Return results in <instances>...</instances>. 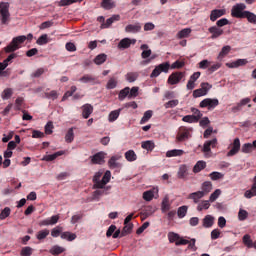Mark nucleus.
<instances>
[{
    "instance_id": "f8f14e48",
    "label": "nucleus",
    "mask_w": 256,
    "mask_h": 256,
    "mask_svg": "<svg viewBox=\"0 0 256 256\" xmlns=\"http://www.w3.org/2000/svg\"><path fill=\"white\" fill-rule=\"evenodd\" d=\"M241 149V140L239 138H235L232 144L231 150L227 153V157H233L237 155Z\"/></svg>"
},
{
    "instance_id": "72a5a7b5",
    "label": "nucleus",
    "mask_w": 256,
    "mask_h": 256,
    "mask_svg": "<svg viewBox=\"0 0 256 256\" xmlns=\"http://www.w3.org/2000/svg\"><path fill=\"white\" fill-rule=\"evenodd\" d=\"M75 128H69L66 135H65V141L66 143H73V141L75 140V132L74 131Z\"/></svg>"
},
{
    "instance_id": "473e14b6",
    "label": "nucleus",
    "mask_w": 256,
    "mask_h": 256,
    "mask_svg": "<svg viewBox=\"0 0 256 256\" xmlns=\"http://www.w3.org/2000/svg\"><path fill=\"white\" fill-rule=\"evenodd\" d=\"M207 167V163L205 161H198L194 167H193V172L194 173H201L203 169Z\"/></svg>"
},
{
    "instance_id": "a878e982",
    "label": "nucleus",
    "mask_w": 256,
    "mask_h": 256,
    "mask_svg": "<svg viewBox=\"0 0 256 256\" xmlns=\"http://www.w3.org/2000/svg\"><path fill=\"white\" fill-rule=\"evenodd\" d=\"M101 7L106 11H110V9H115V7H117V3L113 0H102Z\"/></svg>"
},
{
    "instance_id": "0eeeda50",
    "label": "nucleus",
    "mask_w": 256,
    "mask_h": 256,
    "mask_svg": "<svg viewBox=\"0 0 256 256\" xmlns=\"http://www.w3.org/2000/svg\"><path fill=\"white\" fill-rule=\"evenodd\" d=\"M219 105V99L217 98H205L204 100H202L199 104V107H201V109H205V107H207V109L209 111L215 109V107H218Z\"/></svg>"
},
{
    "instance_id": "c9c22d12",
    "label": "nucleus",
    "mask_w": 256,
    "mask_h": 256,
    "mask_svg": "<svg viewBox=\"0 0 256 256\" xmlns=\"http://www.w3.org/2000/svg\"><path fill=\"white\" fill-rule=\"evenodd\" d=\"M61 239H66V241H75L77 239V234L71 232H63L61 234Z\"/></svg>"
},
{
    "instance_id": "4d7b16f0",
    "label": "nucleus",
    "mask_w": 256,
    "mask_h": 256,
    "mask_svg": "<svg viewBox=\"0 0 256 256\" xmlns=\"http://www.w3.org/2000/svg\"><path fill=\"white\" fill-rule=\"evenodd\" d=\"M49 235V230L47 229H44V230H40L37 235H36V238L39 240V241H43V239H46V237Z\"/></svg>"
},
{
    "instance_id": "13d9d810",
    "label": "nucleus",
    "mask_w": 256,
    "mask_h": 256,
    "mask_svg": "<svg viewBox=\"0 0 256 256\" xmlns=\"http://www.w3.org/2000/svg\"><path fill=\"white\" fill-rule=\"evenodd\" d=\"M129 93H130V88L129 87H126V88L122 89L119 92L118 99L120 101H123L127 97V95H129Z\"/></svg>"
},
{
    "instance_id": "dca6fc26",
    "label": "nucleus",
    "mask_w": 256,
    "mask_h": 256,
    "mask_svg": "<svg viewBox=\"0 0 256 256\" xmlns=\"http://www.w3.org/2000/svg\"><path fill=\"white\" fill-rule=\"evenodd\" d=\"M203 197H205L203 195V192L197 191V192H193L190 193L187 197V199H190L191 201H193V203H195L196 205H199L201 199H203Z\"/></svg>"
},
{
    "instance_id": "864d4df0",
    "label": "nucleus",
    "mask_w": 256,
    "mask_h": 256,
    "mask_svg": "<svg viewBox=\"0 0 256 256\" xmlns=\"http://www.w3.org/2000/svg\"><path fill=\"white\" fill-rule=\"evenodd\" d=\"M36 43H37V45H47V43H49V36L47 34L41 35L37 39Z\"/></svg>"
},
{
    "instance_id": "5701e85b",
    "label": "nucleus",
    "mask_w": 256,
    "mask_h": 256,
    "mask_svg": "<svg viewBox=\"0 0 256 256\" xmlns=\"http://www.w3.org/2000/svg\"><path fill=\"white\" fill-rule=\"evenodd\" d=\"M247 63H248L247 59H238L232 63H227L226 65L230 69H237V67H243L247 65Z\"/></svg>"
},
{
    "instance_id": "aec40b11",
    "label": "nucleus",
    "mask_w": 256,
    "mask_h": 256,
    "mask_svg": "<svg viewBox=\"0 0 256 256\" xmlns=\"http://www.w3.org/2000/svg\"><path fill=\"white\" fill-rule=\"evenodd\" d=\"M104 190H95L92 194V197L94 199V201H99V199H101V197H103V195H108L109 193L107 191H109L111 189V187H105L102 188Z\"/></svg>"
},
{
    "instance_id": "338daca9",
    "label": "nucleus",
    "mask_w": 256,
    "mask_h": 256,
    "mask_svg": "<svg viewBox=\"0 0 256 256\" xmlns=\"http://www.w3.org/2000/svg\"><path fill=\"white\" fill-rule=\"evenodd\" d=\"M187 206H181L178 208V212L177 215L179 217V219H183V217H185V215H187Z\"/></svg>"
},
{
    "instance_id": "c756f323",
    "label": "nucleus",
    "mask_w": 256,
    "mask_h": 256,
    "mask_svg": "<svg viewBox=\"0 0 256 256\" xmlns=\"http://www.w3.org/2000/svg\"><path fill=\"white\" fill-rule=\"evenodd\" d=\"M242 241L248 249H255V242L251 240V236L249 234L244 235Z\"/></svg>"
},
{
    "instance_id": "4be33fe9",
    "label": "nucleus",
    "mask_w": 256,
    "mask_h": 256,
    "mask_svg": "<svg viewBox=\"0 0 256 256\" xmlns=\"http://www.w3.org/2000/svg\"><path fill=\"white\" fill-rule=\"evenodd\" d=\"M121 159V156H112L110 158V160L108 161V166L111 168V169H119L121 168V163L117 162Z\"/></svg>"
},
{
    "instance_id": "a211bd4d",
    "label": "nucleus",
    "mask_w": 256,
    "mask_h": 256,
    "mask_svg": "<svg viewBox=\"0 0 256 256\" xmlns=\"http://www.w3.org/2000/svg\"><path fill=\"white\" fill-rule=\"evenodd\" d=\"M188 176H189V168L187 167V165H185V164L180 165L178 172H177V177L179 179L186 180Z\"/></svg>"
},
{
    "instance_id": "bf43d9fd",
    "label": "nucleus",
    "mask_w": 256,
    "mask_h": 256,
    "mask_svg": "<svg viewBox=\"0 0 256 256\" xmlns=\"http://www.w3.org/2000/svg\"><path fill=\"white\" fill-rule=\"evenodd\" d=\"M115 87H117V78L112 77L108 80L106 89H115Z\"/></svg>"
},
{
    "instance_id": "9d476101",
    "label": "nucleus",
    "mask_w": 256,
    "mask_h": 256,
    "mask_svg": "<svg viewBox=\"0 0 256 256\" xmlns=\"http://www.w3.org/2000/svg\"><path fill=\"white\" fill-rule=\"evenodd\" d=\"M105 155H107L105 152H98L90 156L91 163L93 165H103V163H105Z\"/></svg>"
},
{
    "instance_id": "ea45409f",
    "label": "nucleus",
    "mask_w": 256,
    "mask_h": 256,
    "mask_svg": "<svg viewBox=\"0 0 256 256\" xmlns=\"http://www.w3.org/2000/svg\"><path fill=\"white\" fill-rule=\"evenodd\" d=\"M10 97H13V90L11 88L4 89L1 94V98L3 99V101L9 100Z\"/></svg>"
},
{
    "instance_id": "f3484780",
    "label": "nucleus",
    "mask_w": 256,
    "mask_h": 256,
    "mask_svg": "<svg viewBox=\"0 0 256 256\" xmlns=\"http://www.w3.org/2000/svg\"><path fill=\"white\" fill-rule=\"evenodd\" d=\"M212 149H215L217 147V138H214L212 140L206 141L203 145L202 151L203 153H209Z\"/></svg>"
},
{
    "instance_id": "7c9ffc66",
    "label": "nucleus",
    "mask_w": 256,
    "mask_h": 256,
    "mask_svg": "<svg viewBox=\"0 0 256 256\" xmlns=\"http://www.w3.org/2000/svg\"><path fill=\"white\" fill-rule=\"evenodd\" d=\"M185 151L181 149H173L166 152V157H181V155H184Z\"/></svg>"
},
{
    "instance_id": "412c9836",
    "label": "nucleus",
    "mask_w": 256,
    "mask_h": 256,
    "mask_svg": "<svg viewBox=\"0 0 256 256\" xmlns=\"http://www.w3.org/2000/svg\"><path fill=\"white\" fill-rule=\"evenodd\" d=\"M82 116L84 119H89L93 113V106L91 104H84L82 107Z\"/></svg>"
},
{
    "instance_id": "39448f33",
    "label": "nucleus",
    "mask_w": 256,
    "mask_h": 256,
    "mask_svg": "<svg viewBox=\"0 0 256 256\" xmlns=\"http://www.w3.org/2000/svg\"><path fill=\"white\" fill-rule=\"evenodd\" d=\"M170 68H171V64H169V62L159 64L153 69L152 73L150 74L151 79L155 77H159L161 73H169Z\"/></svg>"
},
{
    "instance_id": "c03bdc74",
    "label": "nucleus",
    "mask_w": 256,
    "mask_h": 256,
    "mask_svg": "<svg viewBox=\"0 0 256 256\" xmlns=\"http://www.w3.org/2000/svg\"><path fill=\"white\" fill-rule=\"evenodd\" d=\"M107 61V55L106 54H99L95 57L94 63L96 65H103Z\"/></svg>"
},
{
    "instance_id": "69168bd1",
    "label": "nucleus",
    "mask_w": 256,
    "mask_h": 256,
    "mask_svg": "<svg viewBox=\"0 0 256 256\" xmlns=\"http://www.w3.org/2000/svg\"><path fill=\"white\" fill-rule=\"evenodd\" d=\"M179 105V100H170L164 104L165 109H173Z\"/></svg>"
},
{
    "instance_id": "052dcab7",
    "label": "nucleus",
    "mask_w": 256,
    "mask_h": 256,
    "mask_svg": "<svg viewBox=\"0 0 256 256\" xmlns=\"http://www.w3.org/2000/svg\"><path fill=\"white\" fill-rule=\"evenodd\" d=\"M21 256H32L33 255V248L26 246L23 247L21 252H20Z\"/></svg>"
},
{
    "instance_id": "a18cd8bd",
    "label": "nucleus",
    "mask_w": 256,
    "mask_h": 256,
    "mask_svg": "<svg viewBox=\"0 0 256 256\" xmlns=\"http://www.w3.org/2000/svg\"><path fill=\"white\" fill-rule=\"evenodd\" d=\"M80 83H95V78L93 75L85 74L79 79Z\"/></svg>"
},
{
    "instance_id": "20e7f679",
    "label": "nucleus",
    "mask_w": 256,
    "mask_h": 256,
    "mask_svg": "<svg viewBox=\"0 0 256 256\" xmlns=\"http://www.w3.org/2000/svg\"><path fill=\"white\" fill-rule=\"evenodd\" d=\"M247 5L243 3H238L232 7L231 15L236 19H245V15L247 14Z\"/></svg>"
},
{
    "instance_id": "c85d7f7f",
    "label": "nucleus",
    "mask_w": 256,
    "mask_h": 256,
    "mask_svg": "<svg viewBox=\"0 0 256 256\" xmlns=\"http://www.w3.org/2000/svg\"><path fill=\"white\" fill-rule=\"evenodd\" d=\"M65 152L64 151H58L55 152L54 154H50V155H45L42 158V161H55V159H57V157H61V155H64Z\"/></svg>"
},
{
    "instance_id": "5fc2aeb1",
    "label": "nucleus",
    "mask_w": 256,
    "mask_h": 256,
    "mask_svg": "<svg viewBox=\"0 0 256 256\" xmlns=\"http://www.w3.org/2000/svg\"><path fill=\"white\" fill-rule=\"evenodd\" d=\"M209 177L212 181H219V179H223L225 175L221 172H212L209 174Z\"/></svg>"
},
{
    "instance_id": "f704fd0d",
    "label": "nucleus",
    "mask_w": 256,
    "mask_h": 256,
    "mask_svg": "<svg viewBox=\"0 0 256 256\" xmlns=\"http://www.w3.org/2000/svg\"><path fill=\"white\" fill-rule=\"evenodd\" d=\"M142 149H146V151H153L155 149V143L151 140H147L142 142Z\"/></svg>"
},
{
    "instance_id": "de8ad7c7",
    "label": "nucleus",
    "mask_w": 256,
    "mask_h": 256,
    "mask_svg": "<svg viewBox=\"0 0 256 256\" xmlns=\"http://www.w3.org/2000/svg\"><path fill=\"white\" fill-rule=\"evenodd\" d=\"M133 231V223H127L125 224L122 232H121V237H125L126 235H129Z\"/></svg>"
},
{
    "instance_id": "a19ab883",
    "label": "nucleus",
    "mask_w": 256,
    "mask_h": 256,
    "mask_svg": "<svg viewBox=\"0 0 256 256\" xmlns=\"http://www.w3.org/2000/svg\"><path fill=\"white\" fill-rule=\"evenodd\" d=\"M125 159L129 162L137 161V154L133 150H128L125 153Z\"/></svg>"
},
{
    "instance_id": "b1692460",
    "label": "nucleus",
    "mask_w": 256,
    "mask_h": 256,
    "mask_svg": "<svg viewBox=\"0 0 256 256\" xmlns=\"http://www.w3.org/2000/svg\"><path fill=\"white\" fill-rule=\"evenodd\" d=\"M201 189L200 193H203V196L205 197V195H209V193L213 191V184L211 181H205L203 182Z\"/></svg>"
},
{
    "instance_id": "e433bc0d",
    "label": "nucleus",
    "mask_w": 256,
    "mask_h": 256,
    "mask_svg": "<svg viewBox=\"0 0 256 256\" xmlns=\"http://www.w3.org/2000/svg\"><path fill=\"white\" fill-rule=\"evenodd\" d=\"M83 0H60L58 2V7H69V5H73V3H81Z\"/></svg>"
},
{
    "instance_id": "393cba45",
    "label": "nucleus",
    "mask_w": 256,
    "mask_h": 256,
    "mask_svg": "<svg viewBox=\"0 0 256 256\" xmlns=\"http://www.w3.org/2000/svg\"><path fill=\"white\" fill-rule=\"evenodd\" d=\"M215 223V217L211 215H206L202 220V225L205 229L211 228L212 225Z\"/></svg>"
},
{
    "instance_id": "bb28decb",
    "label": "nucleus",
    "mask_w": 256,
    "mask_h": 256,
    "mask_svg": "<svg viewBox=\"0 0 256 256\" xmlns=\"http://www.w3.org/2000/svg\"><path fill=\"white\" fill-rule=\"evenodd\" d=\"M140 49H141V51H142V53H141L142 59H149V57H151L152 51H151V49H149V45H147V44H142V45L140 46Z\"/></svg>"
},
{
    "instance_id": "603ef678",
    "label": "nucleus",
    "mask_w": 256,
    "mask_h": 256,
    "mask_svg": "<svg viewBox=\"0 0 256 256\" xmlns=\"http://www.w3.org/2000/svg\"><path fill=\"white\" fill-rule=\"evenodd\" d=\"M11 215V208L5 207L0 213V221H5Z\"/></svg>"
},
{
    "instance_id": "f257e3e1",
    "label": "nucleus",
    "mask_w": 256,
    "mask_h": 256,
    "mask_svg": "<svg viewBox=\"0 0 256 256\" xmlns=\"http://www.w3.org/2000/svg\"><path fill=\"white\" fill-rule=\"evenodd\" d=\"M33 34L29 33L27 36L21 35L14 37L10 44L4 48L5 53H15V51L21 49L24 41H32Z\"/></svg>"
},
{
    "instance_id": "49530a36",
    "label": "nucleus",
    "mask_w": 256,
    "mask_h": 256,
    "mask_svg": "<svg viewBox=\"0 0 256 256\" xmlns=\"http://www.w3.org/2000/svg\"><path fill=\"white\" fill-rule=\"evenodd\" d=\"M244 197H246V199H251L252 197H256V185L253 184L250 190H247L244 193Z\"/></svg>"
},
{
    "instance_id": "6e6552de",
    "label": "nucleus",
    "mask_w": 256,
    "mask_h": 256,
    "mask_svg": "<svg viewBox=\"0 0 256 256\" xmlns=\"http://www.w3.org/2000/svg\"><path fill=\"white\" fill-rule=\"evenodd\" d=\"M185 77V72H174L172 73L167 80L169 85H177L181 82V79Z\"/></svg>"
},
{
    "instance_id": "3c124183",
    "label": "nucleus",
    "mask_w": 256,
    "mask_h": 256,
    "mask_svg": "<svg viewBox=\"0 0 256 256\" xmlns=\"http://www.w3.org/2000/svg\"><path fill=\"white\" fill-rule=\"evenodd\" d=\"M182 121H184V123H199V118L193 115H186L182 118Z\"/></svg>"
},
{
    "instance_id": "37998d69",
    "label": "nucleus",
    "mask_w": 256,
    "mask_h": 256,
    "mask_svg": "<svg viewBox=\"0 0 256 256\" xmlns=\"http://www.w3.org/2000/svg\"><path fill=\"white\" fill-rule=\"evenodd\" d=\"M151 117H153V111L152 110H147L142 119L140 120V125H145V123H147V121H149V119H151Z\"/></svg>"
},
{
    "instance_id": "4c0bfd02",
    "label": "nucleus",
    "mask_w": 256,
    "mask_h": 256,
    "mask_svg": "<svg viewBox=\"0 0 256 256\" xmlns=\"http://www.w3.org/2000/svg\"><path fill=\"white\" fill-rule=\"evenodd\" d=\"M244 19H247L248 23H251L252 25H256V15L253 12L247 11Z\"/></svg>"
},
{
    "instance_id": "423d86ee",
    "label": "nucleus",
    "mask_w": 256,
    "mask_h": 256,
    "mask_svg": "<svg viewBox=\"0 0 256 256\" xmlns=\"http://www.w3.org/2000/svg\"><path fill=\"white\" fill-rule=\"evenodd\" d=\"M168 240L170 243H175L176 247H179L181 245H187V243H189V240L179 236V234L175 232L168 233Z\"/></svg>"
},
{
    "instance_id": "4468645a",
    "label": "nucleus",
    "mask_w": 256,
    "mask_h": 256,
    "mask_svg": "<svg viewBox=\"0 0 256 256\" xmlns=\"http://www.w3.org/2000/svg\"><path fill=\"white\" fill-rule=\"evenodd\" d=\"M209 33L211 34L210 39H219V37H221V35H223L225 32L223 31V29L217 27V26H211L208 29Z\"/></svg>"
},
{
    "instance_id": "9b49d317",
    "label": "nucleus",
    "mask_w": 256,
    "mask_h": 256,
    "mask_svg": "<svg viewBox=\"0 0 256 256\" xmlns=\"http://www.w3.org/2000/svg\"><path fill=\"white\" fill-rule=\"evenodd\" d=\"M248 103H251V98H243L231 108V113H239V111H243V107L248 105Z\"/></svg>"
},
{
    "instance_id": "680f3d73",
    "label": "nucleus",
    "mask_w": 256,
    "mask_h": 256,
    "mask_svg": "<svg viewBox=\"0 0 256 256\" xmlns=\"http://www.w3.org/2000/svg\"><path fill=\"white\" fill-rule=\"evenodd\" d=\"M242 153H252L253 152V143H245L241 148Z\"/></svg>"
},
{
    "instance_id": "6e6d98bb",
    "label": "nucleus",
    "mask_w": 256,
    "mask_h": 256,
    "mask_svg": "<svg viewBox=\"0 0 256 256\" xmlns=\"http://www.w3.org/2000/svg\"><path fill=\"white\" fill-rule=\"evenodd\" d=\"M153 197H155L153 190H148L143 193L144 201H153Z\"/></svg>"
},
{
    "instance_id": "7ed1b4c3",
    "label": "nucleus",
    "mask_w": 256,
    "mask_h": 256,
    "mask_svg": "<svg viewBox=\"0 0 256 256\" xmlns=\"http://www.w3.org/2000/svg\"><path fill=\"white\" fill-rule=\"evenodd\" d=\"M9 2H0V22L1 25H9L11 22V12H9Z\"/></svg>"
},
{
    "instance_id": "79ce46f5",
    "label": "nucleus",
    "mask_w": 256,
    "mask_h": 256,
    "mask_svg": "<svg viewBox=\"0 0 256 256\" xmlns=\"http://www.w3.org/2000/svg\"><path fill=\"white\" fill-rule=\"evenodd\" d=\"M51 255H61V253H65V248L55 245L50 249Z\"/></svg>"
},
{
    "instance_id": "58836bf2",
    "label": "nucleus",
    "mask_w": 256,
    "mask_h": 256,
    "mask_svg": "<svg viewBox=\"0 0 256 256\" xmlns=\"http://www.w3.org/2000/svg\"><path fill=\"white\" fill-rule=\"evenodd\" d=\"M191 35V29L190 28H184L181 31L177 33L178 39H185Z\"/></svg>"
},
{
    "instance_id": "1a4fd4ad",
    "label": "nucleus",
    "mask_w": 256,
    "mask_h": 256,
    "mask_svg": "<svg viewBox=\"0 0 256 256\" xmlns=\"http://www.w3.org/2000/svg\"><path fill=\"white\" fill-rule=\"evenodd\" d=\"M191 137V134L189 133V129L187 127H180L179 132L176 136V140L181 143L183 141H187Z\"/></svg>"
},
{
    "instance_id": "2eb2a0df",
    "label": "nucleus",
    "mask_w": 256,
    "mask_h": 256,
    "mask_svg": "<svg viewBox=\"0 0 256 256\" xmlns=\"http://www.w3.org/2000/svg\"><path fill=\"white\" fill-rule=\"evenodd\" d=\"M227 11L225 9H214L210 12V21H217L220 17H223Z\"/></svg>"
},
{
    "instance_id": "f03ea898",
    "label": "nucleus",
    "mask_w": 256,
    "mask_h": 256,
    "mask_svg": "<svg viewBox=\"0 0 256 256\" xmlns=\"http://www.w3.org/2000/svg\"><path fill=\"white\" fill-rule=\"evenodd\" d=\"M92 181L94 183L93 189H105V185L111 181V171L107 170L104 175L103 171L96 172L92 178Z\"/></svg>"
},
{
    "instance_id": "ddd939ff",
    "label": "nucleus",
    "mask_w": 256,
    "mask_h": 256,
    "mask_svg": "<svg viewBox=\"0 0 256 256\" xmlns=\"http://www.w3.org/2000/svg\"><path fill=\"white\" fill-rule=\"evenodd\" d=\"M137 43L136 39L124 38L118 43V49H129L131 45H135Z\"/></svg>"
},
{
    "instance_id": "09e8293b",
    "label": "nucleus",
    "mask_w": 256,
    "mask_h": 256,
    "mask_svg": "<svg viewBox=\"0 0 256 256\" xmlns=\"http://www.w3.org/2000/svg\"><path fill=\"white\" fill-rule=\"evenodd\" d=\"M120 114H121V109L114 110V111L110 112V114H109V122L113 123L114 121H117V119H119V115Z\"/></svg>"
},
{
    "instance_id": "cd10ccee",
    "label": "nucleus",
    "mask_w": 256,
    "mask_h": 256,
    "mask_svg": "<svg viewBox=\"0 0 256 256\" xmlns=\"http://www.w3.org/2000/svg\"><path fill=\"white\" fill-rule=\"evenodd\" d=\"M171 209V202H169V196H165L161 203V211L162 213H167Z\"/></svg>"
},
{
    "instance_id": "8fccbe9b",
    "label": "nucleus",
    "mask_w": 256,
    "mask_h": 256,
    "mask_svg": "<svg viewBox=\"0 0 256 256\" xmlns=\"http://www.w3.org/2000/svg\"><path fill=\"white\" fill-rule=\"evenodd\" d=\"M210 200H204L200 202L197 206V211H203V209L207 210L211 207V203H209Z\"/></svg>"
},
{
    "instance_id": "6ab92c4d",
    "label": "nucleus",
    "mask_w": 256,
    "mask_h": 256,
    "mask_svg": "<svg viewBox=\"0 0 256 256\" xmlns=\"http://www.w3.org/2000/svg\"><path fill=\"white\" fill-rule=\"evenodd\" d=\"M142 29L141 23L129 24L125 27L126 33H139Z\"/></svg>"
},
{
    "instance_id": "0e129e2a",
    "label": "nucleus",
    "mask_w": 256,
    "mask_h": 256,
    "mask_svg": "<svg viewBox=\"0 0 256 256\" xmlns=\"http://www.w3.org/2000/svg\"><path fill=\"white\" fill-rule=\"evenodd\" d=\"M249 217V212H247V210L244 209H240L238 212V219L239 221H245V219H247Z\"/></svg>"
},
{
    "instance_id": "2f4dec72",
    "label": "nucleus",
    "mask_w": 256,
    "mask_h": 256,
    "mask_svg": "<svg viewBox=\"0 0 256 256\" xmlns=\"http://www.w3.org/2000/svg\"><path fill=\"white\" fill-rule=\"evenodd\" d=\"M125 79L128 83H135V80L139 79V72H128L125 75Z\"/></svg>"
},
{
    "instance_id": "e2e57ef3",
    "label": "nucleus",
    "mask_w": 256,
    "mask_h": 256,
    "mask_svg": "<svg viewBox=\"0 0 256 256\" xmlns=\"http://www.w3.org/2000/svg\"><path fill=\"white\" fill-rule=\"evenodd\" d=\"M46 99H52V101H55V99H57V97H59V94H57V91L52 90L50 92H45L44 93Z\"/></svg>"
},
{
    "instance_id": "774afa93",
    "label": "nucleus",
    "mask_w": 256,
    "mask_h": 256,
    "mask_svg": "<svg viewBox=\"0 0 256 256\" xmlns=\"http://www.w3.org/2000/svg\"><path fill=\"white\" fill-rule=\"evenodd\" d=\"M170 67L171 69H183V67H185V62L176 60Z\"/></svg>"
}]
</instances>
